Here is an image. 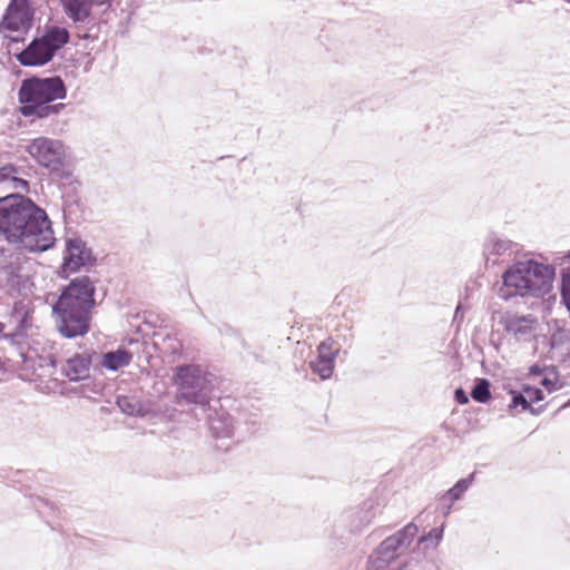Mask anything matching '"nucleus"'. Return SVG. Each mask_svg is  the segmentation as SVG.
I'll return each instance as SVG.
<instances>
[{"instance_id": "8", "label": "nucleus", "mask_w": 570, "mask_h": 570, "mask_svg": "<svg viewBox=\"0 0 570 570\" xmlns=\"http://www.w3.org/2000/svg\"><path fill=\"white\" fill-rule=\"evenodd\" d=\"M27 153L42 167L59 175L62 173L66 151L58 139L37 137L27 145Z\"/></svg>"}, {"instance_id": "24", "label": "nucleus", "mask_w": 570, "mask_h": 570, "mask_svg": "<svg viewBox=\"0 0 570 570\" xmlns=\"http://www.w3.org/2000/svg\"><path fill=\"white\" fill-rule=\"evenodd\" d=\"M522 391L525 394V397L528 400V403L531 405L532 403H537L539 401L543 400V392L538 389L530 385H524L522 387Z\"/></svg>"}, {"instance_id": "15", "label": "nucleus", "mask_w": 570, "mask_h": 570, "mask_svg": "<svg viewBox=\"0 0 570 570\" xmlns=\"http://www.w3.org/2000/svg\"><path fill=\"white\" fill-rule=\"evenodd\" d=\"M474 478L475 473L473 472L466 478L459 480L451 489L440 497L439 501L445 517L450 514L453 503L460 500L473 484Z\"/></svg>"}, {"instance_id": "16", "label": "nucleus", "mask_w": 570, "mask_h": 570, "mask_svg": "<svg viewBox=\"0 0 570 570\" xmlns=\"http://www.w3.org/2000/svg\"><path fill=\"white\" fill-rule=\"evenodd\" d=\"M209 429L215 438H230L234 433L233 417L227 413L208 416Z\"/></svg>"}, {"instance_id": "22", "label": "nucleus", "mask_w": 570, "mask_h": 570, "mask_svg": "<svg viewBox=\"0 0 570 570\" xmlns=\"http://www.w3.org/2000/svg\"><path fill=\"white\" fill-rule=\"evenodd\" d=\"M442 534H443V527L434 528L428 534L422 535L419 539V542L426 543L428 544L426 547L431 546L434 549L441 542Z\"/></svg>"}, {"instance_id": "18", "label": "nucleus", "mask_w": 570, "mask_h": 570, "mask_svg": "<svg viewBox=\"0 0 570 570\" xmlns=\"http://www.w3.org/2000/svg\"><path fill=\"white\" fill-rule=\"evenodd\" d=\"M19 169L13 165L0 167V186L6 185L12 189L27 190L29 183L18 176Z\"/></svg>"}, {"instance_id": "20", "label": "nucleus", "mask_w": 570, "mask_h": 570, "mask_svg": "<svg viewBox=\"0 0 570 570\" xmlns=\"http://www.w3.org/2000/svg\"><path fill=\"white\" fill-rule=\"evenodd\" d=\"M508 252H513V243L508 239L492 237L485 245V253L488 255L500 256Z\"/></svg>"}, {"instance_id": "14", "label": "nucleus", "mask_w": 570, "mask_h": 570, "mask_svg": "<svg viewBox=\"0 0 570 570\" xmlns=\"http://www.w3.org/2000/svg\"><path fill=\"white\" fill-rule=\"evenodd\" d=\"M96 0H60L61 7L75 23H85L91 16Z\"/></svg>"}, {"instance_id": "32", "label": "nucleus", "mask_w": 570, "mask_h": 570, "mask_svg": "<svg viewBox=\"0 0 570 570\" xmlns=\"http://www.w3.org/2000/svg\"><path fill=\"white\" fill-rule=\"evenodd\" d=\"M568 257L570 258V250H569Z\"/></svg>"}, {"instance_id": "25", "label": "nucleus", "mask_w": 570, "mask_h": 570, "mask_svg": "<svg viewBox=\"0 0 570 570\" xmlns=\"http://www.w3.org/2000/svg\"><path fill=\"white\" fill-rule=\"evenodd\" d=\"M551 373L554 375L553 379L544 376L540 382L541 385L544 386L549 392L553 391L557 384V372L553 370Z\"/></svg>"}, {"instance_id": "31", "label": "nucleus", "mask_w": 570, "mask_h": 570, "mask_svg": "<svg viewBox=\"0 0 570 570\" xmlns=\"http://www.w3.org/2000/svg\"><path fill=\"white\" fill-rule=\"evenodd\" d=\"M3 330H4V324L0 322V334L2 333Z\"/></svg>"}, {"instance_id": "5", "label": "nucleus", "mask_w": 570, "mask_h": 570, "mask_svg": "<svg viewBox=\"0 0 570 570\" xmlns=\"http://www.w3.org/2000/svg\"><path fill=\"white\" fill-rule=\"evenodd\" d=\"M174 380L179 400L204 406L209 401L216 377L197 365H184L176 368Z\"/></svg>"}, {"instance_id": "2", "label": "nucleus", "mask_w": 570, "mask_h": 570, "mask_svg": "<svg viewBox=\"0 0 570 570\" xmlns=\"http://www.w3.org/2000/svg\"><path fill=\"white\" fill-rule=\"evenodd\" d=\"M95 293V281L88 275L77 276L62 287L52 305V313L63 337L73 338L88 333L91 311L96 305Z\"/></svg>"}, {"instance_id": "21", "label": "nucleus", "mask_w": 570, "mask_h": 570, "mask_svg": "<svg viewBox=\"0 0 570 570\" xmlns=\"http://www.w3.org/2000/svg\"><path fill=\"white\" fill-rule=\"evenodd\" d=\"M471 397L479 403H487L491 399L490 382L478 379L471 391Z\"/></svg>"}, {"instance_id": "10", "label": "nucleus", "mask_w": 570, "mask_h": 570, "mask_svg": "<svg viewBox=\"0 0 570 570\" xmlns=\"http://www.w3.org/2000/svg\"><path fill=\"white\" fill-rule=\"evenodd\" d=\"M500 324L503 326L508 335L517 342H531L535 338L540 327L538 318L532 315H519L515 313H505Z\"/></svg>"}, {"instance_id": "6", "label": "nucleus", "mask_w": 570, "mask_h": 570, "mask_svg": "<svg viewBox=\"0 0 570 570\" xmlns=\"http://www.w3.org/2000/svg\"><path fill=\"white\" fill-rule=\"evenodd\" d=\"M70 39L69 31L63 27L52 26L45 33L35 38L20 53L18 61L22 66L35 67L48 63Z\"/></svg>"}, {"instance_id": "28", "label": "nucleus", "mask_w": 570, "mask_h": 570, "mask_svg": "<svg viewBox=\"0 0 570 570\" xmlns=\"http://www.w3.org/2000/svg\"><path fill=\"white\" fill-rule=\"evenodd\" d=\"M542 370L538 366V365H532L530 367V373L531 374H541Z\"/></svg>"}, {"instance_id": "26", "label": "nucleus", "mask_w": 570, "mask_h": 570, "mask_svg": "<svg viewBox=\"0 0 570 570\" xmlns=\"http://www.w3.org/2000/svg\"><path fill=\"white\" fill-rule=\"evenodd\" d=\"M454 400L459 403V404H466L469 402V396L468 394L465 393V391L461 387L456 389L454 391Z\"/></svg>"}, {"instance_id": "11", "label": "nucleus", "mask_w": 570, "mask_h": 570, "mask_svg": "<svg viewBox=\"0 0 570 570\" xmlns=\"http://www.w3.org/2000/svg\"><path fill=\"white\" fill-rule=\"evenodd\" d=\"M33 13L28 0H12L2 19V26L12 31L27 30L31 27Z\"/></svg>"}, {"instance_id": "29", "label": "nucleus", "mask_w": 570, "mask_h": 570, "mask_svg": "<svg viewBox=\"0 0 570 570\" xmlns=\"http://www.w3.org/2000/svg\"><path fill=\"white\" fill-rule=\"evenodd\" d=\"M556 335H552L551 338H550V342H549V345L551 348H554L556 347Z\"/></svg>"}, {"instance_id": "9", "label": "nucleus", "mask_w": 570, "mask_h": 570, "mask_svg": "<svg viewBox=\"0 0 570 570\" xmlns=\"http://www.w3.org/2000/svg\"><path fill=\"white\" fill-rule=\"evenodd\" d=\"M96 257L90 247L79 237L66 239L63 262L58 272L61 278H68L71 274L80 272L81 268L94 266Z\"/></svg>"}, {"instance_id": "33", "label": "nucleus", "mask_w": 570, "mask_h": 570, "mask_svg": "<svg viewBox=\"0 0 570 570\" xmlns=\"http://www.w3.org/2000/svg\"><path fill=\"white\" fill-rule=\"evenodd\" d=\"M569 404H570V399H569Z\"/></svg>"}, {"instance_id": "27", "label": "nucleus", "mask_w": 570, "mask_h": 570, "mask_svg": "<svg viewBox=\"0 0 570 570\" xmlns=\"http://www.w3.org/2000/svg\"><path fill=\"white\" fill-rule=\"evenodd\" d=\"M16 336H17L16 333H9V334H3L2 338L8 341V342H10V343H13L14 340H16Z\"/></svg>"}, {"instance_id": "23", "label": "nucleus", "mask_w": 570, "mask_h": 570, "mask_svg": "<svg viewBox=\"0 0 570 570\" xmlns=\"http://www.w3.org/2000/svg\"><path fill=\"white\" fill-rule=\"evenodd\" d=\"M511 407H518L521 406L522 411L529 410L531 413H538L533 407L530 406L528 403V400L525 397V394L523 391L521 392H512V402Z\"/></svg>"}, {"instance_id": "7", "label": "nucleus", "mask_w": 570, "mask_h": 570, "mask_svg": "<svg viewBox=\"0 0 570 570\" xmlns=\"http://www.w3.org/2000/svg\"><path fill=\"white\" fill-rule=\"evenodd\" d=\"M419 532V527L410 522L394 534L384 539L370 556L367 570H385L411 544Z\"/></svg>"}, {"instance_id": "4", "label": "nucleus", "mask_w": 570, "mask_h": 570, "mask_svg": "<svg viewBox=\"0 0 570 570\" xmlns=\"http://www.w3.org/2000/svg\"><path fill=\"white\" fill-rule=\"evenodd\" d=\"M554 267L533 259L517 262L503 274V287L500 296L509 299L513 296L543 297L552 289Z\"/></svg>"}, {"instance_id": "17", "label": "nucleus", "mask_w": 570, "mask_h": 570, "mask_svg": "<svg viewBox=\"0 0 570 570\" xmlns=\"http://www.w3.org/2000/svg\"><path fill=\"white\" fill-rule=\"evenodd\" d=\"M131 360L132 354L129 351L125 348H118L116 351L104 353L101 355L100 364L109 371H118L129 365Z\"/></svg>"}, {"instance_id": "3", "label": "nucleus", "mask_w": 570, "mask_h": 570, "mask_svg": "<svg viewBox=\"0 0 570 570\" xmlns=\"http://www.w3.org/2000/svg\"><path fill=\"white\" fill-rule=\"evenodd\" d=\"M66 97L67 87L59 76L26 78L18 91L19 111L24 117L48 118L66 107L65 104L51 102Z\"/></svg>"}, {"instance_id": "30", "label": "nucleus", "mask_w": 570, "mask_h": 570, "mask_svg": "<svg viewBox=\"0 0 570 570\" xmlns=\"http://www.w3.org/2000/svg\"><path fill=\"white\" fill-rule=\"evenodd\" d=\"M460 309H461V305H459L455 309V317H458V313H460Z\"/></svg>"}, {"instance_id": "1", "label": "nucleus", "mask_w": 570, "mask_h": 570, "mask_svg": "<svg viewBox=\"0 0 570 570\" xmlns=\"http://www.w3.org/2000/svg\"><path fill=\"white\" fill-rule=\"evenodd\" d=\"M0 236L29 252H45L56 242L46 210L19 193L0 197Z\"/></svg>"}, {"instance_id": "13", "label": "nucleus", "mask_w": 570, "mask_h": 570, "mask_svg": "<svg viewBox=\"0 0 570 570\" xmlns=\"http://www.w3.org/2000/svg\"><path fill=\"white\" fill-rule=\"evenodd\" d=\"M317 356L315 360L309 361L311 370L317 374L322 380H327L332 376L334 371V362L337 351H332L331 345L322 342L317 348Z\"/></svg>"}, {"instance_id": "19", "label": "nucleus", "mask_w": 570, "mask_h": 570, "mask_svg": "<svg viewBox=\"0 0 570 570\" xmlns=\"http://www.w3.org/2000/svg\"><path fill=\"white\" fill-rule=\"evenodd\" d=\"M116 403L124 414L132 416H140L144 414L142 404L135 396L119 395L117 396Z\"/></svg>"}, {"instance_id": "12", "label": "nucleus", "mask_w": 570, "mask_h": 570, "mask_svg": "<svg viewBox=\"0 0 570 570\" xmlns=\"http://www.w3.org/2000/svg\"><path fill=\"white\" fill-rule=\"evenodd\" d=\"M97 354L95 352L85 351L76 353L69 357L62 366V373L70 381H82L89 377L92 357Z\"/></svg>"}]
</instances>
